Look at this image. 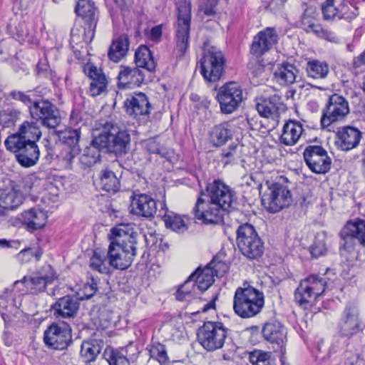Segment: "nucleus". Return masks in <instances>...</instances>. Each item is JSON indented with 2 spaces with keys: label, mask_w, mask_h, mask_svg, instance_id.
<instances>
[{
  "label": "nucleus",
  "mask_w": 365,
  "mask_h": 365,
  "mask_svg": "<svg viewBox=\"0 0 365 365\" xmlns=\"http://www.w3.org/2000/svg\"><path fill=\"white\" fill-rule=\"evenodd\" d=\"M104 356L109 365H130L129 359L119 350H106Z\"/></svg>",
  "instance_id": "8fccbe9b"
},
{
  "label": "nucleus",
  "mask_w": 365,
  "mask_h": 365,
  "mask_svg": "<svg viewBox=\"0 0 365 365\" xmlns=\"http://www.w3.org/2000/svg\"><path fill=\"white\" fill-rule=\"evenodd\" d=\"M5 145L8 150L16 153L17 161L24 168H31L38 161L40 150L34 140L21 142L16 137H8Z\"/></svg>",
  "instance_id": "f8f14e48"
},
{
  "label": "nucleus",
  "mask_w": 365,
  "mask_h": 365,
  "mask_svg": "<svg viewBox=\"0 0 365 365\" xmlns=\"http://www.w3.org/2000/svg\"><path fill=\"white\" fill-rule=\"evenodd\" d=\"M237 197L235 191L224 182L215 180L201 192L192 213L203 224H218L226 212L236 208Z\"/></svg>",
  "instance_id": "f257e3e1"
},
{
  "label": "nucleus",
  "mask_w": 365,
  "mask_h": 365,
  "mask_svg": "<svg viewBox=\"0 0 365 365\" xmlns=\"http://www.w3.org/2000/svg\"><path fill=\"white\" fill-rule=\"evenodd\" d=\"M214 281L211 274H200L198 268L180 286L175 293V298L181 302H190L206 291Z\"/></svg>",
  "instance_id": "9d476101"
},
{
  "label": "nucleus",
  "mask_w": 365,
  "mask_h": 365,
  "mask_svg": "<svg viewBox=\"0 0 365 365\" xmlns=\"http://www.w3.org/2000/svg\"><path fill=\"white\" fill-rule=\"evenodd\" d=\"M32 120L48 128L55 129L61 122L58 107L48 99L37 98L29 111Z\"/></svg>",
  "instance_id": "9b49d317"
},
{
  "label": "nucleus",
  "mask_w": 365,
  "mask_h": 365,
  "mask_svg": "<svg viewBox=\"0 0 365 365\" xmlns=\"http://www.w3.org/2000/svg\"><path fill=\"white\" fill-rule=\"evenodd\" d=\"M270 352L255 349L249 354V361L252 365H269Z\"/></svg>",
  "instance_id": "5fc2aeb1"
},
{
  "label": "nucleus",
  "mask_w": 365,
  "mask_h": 365,
  "mask_svg": "<svg viewBox=\"0 0 365 365\" xmlns=\"http://www.w3.org/2000/svg\"><path fill=\"white\" fill-rule=\"evenodd\" d=\"M178 19L175 24L176 48L182 56L189 48L191 22V3L190 0H178Z\"/></svg>",
  "instance_id": "1a4fd4ad"
},
{
  "label": "nucleus",
  "mask_w": 365,
  "mask_h": 365,
  "mask_svg": "<svg viewBox=\"0 0 365 365\" xmlns=\"http://www.w3.org/2000/svg\"><path fill=\"white\" fill-rule=\"evenodd\" d=\"M24 197L19 190L13 188L0 197V216H5L8 211L18 207L23 202Z\"/></svg>",
  "instance_id": "f704fd0d"
},
{
  "label": "nucleus",
  "mask_w": 365,
  "mask_h": 365,
  "mask_svg": "<svg viewBox=\"0 0 365 365\" xmlns=\"http://www.w3.org/2000/svg\"><path fill=\"white\" fill-rule=\"evenodd\" d=\"M146 149L150 153L160 155L163 157L165 156V153L160 148L158 143L155 140H150L146 144Z\"/></svg>",
  "instance_id": "69168bd1"
},
{
  "label": "nucleus",
  "mask_w": 365,
  "mask_h": 365,
  "mask_svg": "<svg viewBox=\"0 0 365 365\" xmlns=\"http://www.w3.org/2000/svg\"><path fill=\"white\" fill-rule=\"evenodd\" d=\"M237 244L241 253L247 259H258L264 253V242L251 224L245 223L238 227Z\"/></svg>",
  "instance_id": "0eeeda50"
},
{
  "label": "nucleus",
  "mask_w": 365,
  "mask_h": 365,
  "mask_svg": "<svg viewBox=\"0 0 365 365\" xmlns=\"http://www.w3.org/2000/svg\"><path fill=\"white\" fill-rule=\"evenodd\" d=\"M129 48V38L123 34L113 40L109 48L108 56L114 62L120 61L126 54Z\"/></svg>",
  "instance_id": "e433bc0d"
},
{
  "label": "nucleus",
  "mask_w": 365,
  "mask_h": 365,
  "mask_svg": "<svg viewBox=\"0 0 365 365\" xmlns=\"http://www.w3.org/2000/svg\"><path fill=\"white\" fill-rule=\"evenodd\" d=\"M332 0H327L322 6V11L324 20H332L335 17L339 19V16L347 7L346 5L337 4Z\"/></svg>",
  "instance_id": "49530a36"
},
{
  "label": "nucleus",
  "mask_w": 365,
  "mask_h": 365,
  "mask_svg": "<svg viewBox=\"0 0 365 365\" xmlns=\"http://www.w3.org/2000/svg\"><path fill=\"white\" fill-rule=\"evenodd\" d=\"M262 204L269 212L275 213L288 207L292 197L287 186L280 183H272L262 195Z\"/></svg>",
  "instance_id": "4468645a"
},
{
  "label": "nucleus",
  "mask_w": 365,
  "mask_h": 365,
  "mask_svg": "<svg viewBox=\"0 0 365 365\" xmlns=\"http://www.w3.org/2000/svg\"><path fill=\"white\" fill-rule=\"evenodd\" d=\"M219 0H200V9L207 16L215 14Z\"/></svg>",
  "instance_id": "680f3d73"
},
{
  "label": "nucleus",
  "mask_w": 365,
  "mask_h": 365,
  "mask_svg": "<svg viewBox=\"0 0 365 365\" xmlns=\"http://www.w3.org/2000/svg\"><path fill=\"white\" fill-rule=\"evenodd\" d=\"M130 135L128 130L121 128L113 122L106 123L103 130L96 137L94 143L109 153L121 158L130 149Z\"/></svg>",
  "instance_id": "7ed1b4c3"
},
{
  "label": "nucleus",
  "mask_w": 365,
  "mask_h": 365,
  "mask_svg": "<svg viewBox=\"0 0 365 365\" xmlns=\"http://www.w3.org/2000/svg\"><path fill=\"white\" fill-rule=\"evenodd\" d=\"M80 148H71L69 147H63L57 155L58 160L61 162L63 168H71L75 158L79 154Z\"/></svg>",
  "instance_id": "de8ad7c7"
},
{
  "label": "nucleus",
  "mask_w": 365,
  "mask_h": 365,
  "mask_svg": "<svg viewBox=\"0 0 365 365\" xmlns=\"http://www.w3.org/2000/svg\"><path fill=\"white\" fill-rule=\"evenodd\" d=\"M230 329L220 322L208 321L197 331V341L207 351L222 349L228 338Z\"/></svg>",
  "instance_id": "423d86ee"
},
{
  "label": "nucleus",
  "mask_w": 365,
  "mask_h": 365,
  "mask_svg": "<svg viewBox=\"0 0 365 365\" xmlns=\"http://www.w3.org/2000/svg\"><path fill=\"white\" fill-rule=\"evenodd\" d=\"M100 182L101 188L108 192H116L120 190V183L119 179L108 168L101 170Z\"/></svg>",
  "instance_id": "37998d69"
},
{
  "label": "nucleus",
  "mask_w": 365,
  "mask_h": 365,
  "mask_svg": "<svg viewBox=\"0 0 365 365\" xmlns=\"http://www.w3.org/2000/svg\"><path fill=\"white\" fill-rule=\"evenodd\" d=\"M288 0H264V7L272 12L279 11Z\"/></svg>",
  "instance_id": "0e129e2a"
},
{
  "label": "nucleus",
  "mask_w": 365,
  "mask_h": 365,
  "mask_svg": "<svg viewBox=\"0 0 365 365\" xmlns=\"http://www.w3.org/2000/svg\"><path fill=\"white\" fill-rule=\"evenodd\" d=\"M262 333L265 340L276 344L279 351L283 353L287 339L285 327L277 320L266 322L262 328Z\"/></svg>",
  "instance_id": "393cba45"
},
{
  "label": "nucleus",
  "mask_w": 365,
  "mask_h": 365,
  "mask_svg": "<svg viewBox=\"0 0 365 365\" xmlns=\"http://www.w3.org/2000/svg\"><path fill=\"white\" fill-rule=\"evenodd\" d=\"M237 145L232 144L222 152V160L225 164L230 163L237 155Z\"/></svg>",
  "instance_id": "e2e57ef3"
},
{
  "label": "nucleus",
  "mask_w": 365,
  "mask_h": 365,
  "mask_svg": "<svg viewBox=\"0 0 365 365\" xmlns=\"http://www.w3.org/2000/svg\"><path fill=\"white\" fill-rule=\"evenodd\" d=\"M315 11L313 8H307L304 11L301 22L303 29L307 33V29H312L317 24V21L314 16Z\"/></svg>",
  "instance_id": "bf43d9fd"
},
{
  "label": "nucleus",
  "mask_w": 365,
  "mask_h": 365,
  "mask_svg": "<svg viewBox=\"0 0 365 365\" xmlns=\"http://www.w3.org/2000/svg\"><path fill=\"white\" fill-rule=\"evenodd\" d=\"M202 56L199 61L200 73L207 82L220 80L225 71L226 59L222 51L205 41L202 47Z\"/></svg>",
  "instance_id": "39448f33"
},
{
  "label": "nucleus",
  "mask_w": 365,
  "mask_h": 365,
  "mask_svg": "<svg viewBox=\"0 0 365 365\" xmlns=\"http://www.w3.org/2000/svg\"><path fill=\"white\" fill-rule=\"evenodd\" d=\"M304 158L308 168L317 174H325L331 169V159L322 146H307L304 151Z\"/></svg>",
  "instance_id": "6ab92c4d"
},
{
  "label": "nucleus",
  "mask_w": 365,
  "mask_h": 365,
  "mask_svg": "<svg viewBox=\"0 0 365 365\" xmlns=\"http://www.w3.org/2000/svg\"><path fill=\"white\" fill-rule=\"evenodd\" d=\"M101 150H103V148L94 143L93 138L90 145L84 149L79 158L81 164L85 168H89L97 163L101 158Z\"/></svg>",
  "instance_id": "79ce46f5"
},
{
  "label": "nucleus",
  "mask_w": 365,
  "mask_h": 365,
  "mask_svg": "<svg viewBox=\"0 0 365 365\" xmlns=\"http://www.w3.org/2000/svg\"><path fill=\"white\" fill-rule=\"evenodd\" d=\"M22 222L30 232L41 229L46 222V213L38 208H31L21 214Z\"/></svg>",
  "instance_id": "2f4dec72"
},
{
  "label": "nucleus",
  "mask_w": 365,
  "mask_h": 365,
  "mask_svg": "<svg viewBox=\"0 0 365 365\" xmlns=\"http://www.w3.org/2000/svg\"><path fill=\"white\" fill-rule=\"evenodd\" d=\"M98 291L96 279L91 277L83 286L80 292L76 293V297L80 301L91 298Z\"/></svg>",
  "instance_id": "603ef678"
},
{
  "label": "nucleus",
  "mask_w": 365,
  "mask_h": 365,
  "mask_svg": "<svg viewBox=\"0 0 365 365\" xmlns=\"http://www.w3.org/2000/svg\"><path fill=\"white\" fill-rule=\"evenodd\" d=\"M108 258L106 259L103 253L95 251L90 259L89 266L94 271L100 273H107L109 270L106 264Z\"/></svg>",
  "instance_id": "09e8293b"
},
{
  "label": "nucleus",
  "mask_w": 365,
  "mask_h": 365,
  "mask_svg": "<svg viewBox=\"0 0 365 365\" xmlns=\"http://www.w3.org/2000/svg\"><path fill=\"white\" fill-rule=\"evenodd\" d=\"M339 235L343 241L340 246L341 255L352 252L355 250L356 242L365 246V220L356 218L348 221Z\"/></svg>",
  "instance_id": "ddd939ff"
},
{
  "label": "nucleus",
  "mask_w": 365,
  "mask_h": 365,
  "mask_svg": "<svg viewBox=\"0 0 365 365\" xmlns=\"http://www.w3.org/2000/svg\"><path fill=\"white\" fill-rule=\"evenodd\" d=\"M326 286L325 278L315 274L308 276L300 282L294 292L296 303L305 309L312 306L325 292Z\"/></svg>",
  "instance_id": "6e6552de"
},
{
  "label": "nucleus",
  "mask_w": 365,
  "mask_h": 365,
  "mask_svg": "<svg viewBox=\"0 0 365 365\" xmlns=\"http://www.w3.org/2000/svg\"><path fill=\"white\" fill-rule=\"evenodd\" d=\"M327 251L325 237L323 235H317L313 244L309 247V252L312 257L318 258L323 256Z\"/></svg>",
  "instance_id": "864d4df0"
},
{
  "label": "nucleus",
  "mask_w": 365,
  "mask_h": 365,
  "mask_svg": "<svg viewBox=\"0 0 365 365\" xmlns=\"http://www.w3.org/2000/svg\"><path fill=\"white\" fill-rule=\"evenodd\" d=\"M264 306L262 291L245 283L238 287L233 297V310L242 319H250L259 314Z\"/></svg>",
  "instance_id": "20e7f679"
},
{
  "label": "nucleus",
  "mask_w": 365,
  "mask_h": 365,
  "mask_svg": "<svg viewBox=\"0 0 365 365\" xmlns=\"http://www.w3.org/2000/svg\"><path fill=\"white\" fill-rule=\"evenodd\" d=\"M137 237L138 233L130 224H119L111 229L107 252L111 267L124 270L131 265L137 255Z\"/></svg>",
  "instance_id": "f03ea898"
},
{
  "label": "nucleus",
  "mask_w": 365,
  "mask_h": 365,
  "mask_svg": "<svg viewBox=\"0 0 365 365\" xmlns=\"http://www.w3.org/2000/svg\"><path fill=\"white\" fill-rule=\"evenodd\" d=\"M162 208L159 210L158 217L164 220L167 228L182 233L188 229V226L182 216L169 211L165 202L161 203Z\"/></svg>",
  "instance_id": "7c9ffc66"
},
{
  "label": "nucleus",
  "mask_w": 365,
  "mask_h": 365,
  "mask_svg": "<svg viewBox=\"0 0 365 365\" xmlns=\"http://www.w3.org/2000/svg\"><path fill=\"white\" fill-rule=\"evenodd\" d=\"M306 73L309 78L314 80L325 79L329 73V64L324 61L309 60L307 63Z\"/></svg>",
  "instance_id": "58836bf2"
},
{
  "label": "nucleus",
  "mask_w": 365,
  "mask_h": 365,
  "mask_svg": "<svg viewBox=\"0 0 365 365\" xmlns=\"http://www.w3.org/2000/svg\"><path fill=\"white\" fill-rule=\"evenodd\" d=\"M20 112L13 108H8L0 112V124L4 127L9 128L14 125L19 119Z\"/></svg>",
  "instance_id": "3c124183"
},
{
  "label": "nucleus",
  "mask_w": 365,
  "mask_h": 365,
  "mask_svg": "<svg viewBox=\"0 0 365 365\" xmlns=\"http://www.w3.org/2000/svg\"><path fill=\"white\" fill-rule=\"evenodd\" d=\"M103 345V341L97 339L83 342L81 349V356L83 361L85 363L94 361L101 353Z\"/></svg>",
  "instance_id": "ea45409f"
},
{
  "label": "nucleus",
  "mask_w": 365,
  "mask_h": 365,
  "mask_svg": "<svg viewBox=\"0 0 365 365\" xmlns=\"http://www.w3.org/2000/svg\"><path fill=\"white\" fill-rule=\"evenodd\" d=\"M135 66L138 68H142L153 72L155 70V63L150 50L145 46H141L135 51Z\"/></svg>",
  "instance_id": "a19ab883"
},
{
  "label": "nucleus",
  "mask_w": 365,
  "mask_h": 365,
  "mask_svg": "<svg viewBox=\"0 0 365 365\" xmlns=\"http://www.w3.org/2000/svg\"><path fill=\"white\" fill-rule=\"evenodd\" d=\"M145 80L143 71L138 67L120 66L118 75L120 88H133L140 86Z\"/></svg>",
  "instance_id": "a878e982"
},
{
  "label": "nucleus",
  "mask_w": 365,
  "mask_h": 365,
  "mask_svg": "<svg viewBox=\"0 0 365 365\" xmlns=\"http://www.w3.org/2000/svg\"><path fill=\"white\" fill-rule=\"evenodd\" d=\"M228 270V266L225 262L219 260L217 257L213 259L203 268H200V274H208L212 275V279L214 277H222Z\"/></svg>",
  "instance_id": "a18cd8bd"
},
{
  "label": "nucleus",
  "mask_w": 365,
  "mask_h": 365,
  "mask_svg": "<svg viewBox=\"0 0 365 365\" xmlns=\"http://www.w3.org/2000/svg\"><path fill=\"white\" fill-rule=\"evenodd\" d=\"M298 72L294 64L283 63L274 71V76L280 85L288 86L296 81Z\"/></svg>",
  "instance_id": "4c0bfd02"
},
{
  "label": "nucleus",
  "mask_w": 365,
  "mask_h": 365,
  "mask_svg": "<svg viewBox=\"0 0 365 365\" xmlns=\"http://www.w3.org/2000/svg\"><path fill=\"white\" fill-rule=\"evenodd\" d=\"M9 96L14 100L22 102L25 106L28 107L29 112L31 110V108L35 103V101L36 99H33L30 95L23 91L16 90L12 91L9 93Z\"/></svg>",
  "instance_id": "13d9d810"
},
{
  "label": "nucleus",
  "mask_w": 365,
  "mask_h": 365,
  "mask_svg": "<svg viewBox=\"0 0 365 365\" xmlns=\"http://www.w3.org/2000/svg\"><path fill=\"white\" fill-rule=\"evenodd\" d=\"M232 131L227 123H224L214 126L210 131L209 137L210 143L215 147H220L232 138Z\"/></svg>",
  "instance_id": "c9c22d12"
},
{
  "label": "nucleus",
  "mask_w": 365,
  "mask_h": 365,
  "mask_svg": "<svg viewBox=\"0 0 365 365\" xmlns=\"http://www.w3.org/2000/svg\"><path fill=\"white\" fill-rule=\"evenodd\" d=\"M336 144L343 151H348L356 148L361 138V133L352 126H345L336 133Z\"/></svg>",
  "instance_id": "c85d7f7f"
},
{
  "label": "nucleus",
  "mask_w": 365,
  "mask_h": 365,
  "mask_svg": "<svg viewBox=\"0 0 365 365\" xmlns=\"http://www.w3.org/2000/svg\"><path fill=\"white\" fill-rule=\"evenodd\" d=\"M278 38L274 27L265 28L254 37L250 47L251 53L257 57L264 55L277 43Z\"/></svg>",
  "instance_id": "4be33fe9"
},
{
  "label": "nucleus",
  "mask_w": 365,
  "mask_h": 365,
  "mask_svg": "<svg viewBox=\"0 0 365 365\" xmlns=\"http://www.w3.org/2000/svg\"><path fill=\"white\" fill-rule=\"evenodd\" d=\"M152 358L156 359L160 364L168 362V356L165 346L160 343L153 344L150 349Z\"/></svg>",
  "instance_id": "4d7b16f0"
},
{
  "label": "nucleus",
  "mask_w": 365,
  "mask_h": 365,
  "mask_svg": "<svg viewBox=\"0 0 365 365\" xmlns=\"http://www.w3.org/2000/svg\"><path fill=\"white\" fill-rule=\"evenodd\" d=\"M162 36V27L160 25L155 26L151 29L149 34V38L154 42L160 41Z\"/></svg>",
  "instance_id": "774afa93"
},
{
  "label": "nucleus",
  "mask_w": 365,
  "mask_h": 365,
  "mask_svg": "<svg viewBox=\"0 0 365 365\" xmlns=\"http://www.w3.org/2000/svg\"><path fill=\"white\" fill-rule=\"evenodd\" d=\"M255 108L261 117L271 120L272 128L278 125L280 113L286 110V106L278 95L257 98Z\"/></svg>",
  "instance_id": "aec40b11"
},
{
  "label": "nucleus",
  "mask_w": 365,
  "mask_h": 365,
  "mask_svg": "<svg viewBox=\"0 0 365 365\" xmlns=\"http://www.w3.org/2000/svg\"><path fill=\"white\" fill-rule=\"evenodd\" d=\"M75 11L83 21V38L86 44L91 43L94 38L98 16V11L93 2L90 0H79Z\"/></svg>",
  "instance_id": "f3484780"
},
{
  "label": "nucleus",
  "mask_w": 365,
  "mask_h": 365,
  "mask_svg": "<svg viewBox=\"0 0 365 365\" xmlns=\"http://www.w3.org/2000/svg\"><path fill=\"white\" fill-rule=\"evenodd\" d=\"M58 137L64 147L71 148H80L79 140L81 138L80 128H66L64 130L58 131Z\"/></svg>",
  "instance_id": "c03bdc74"
},
{
  "label": "nucleus",
  "mask_w": 365,
  "mask_h": 365,
  "mask_svg": "<svg viewBox=\"0 0 365 365\" xmlns=\"http://www.w3.org/2000/svg\"><path fill=\"white\" fill-rule=\"evenodd\" d=\"M83 71L91 79L89 92L92 96H97L102 93L106 88L107 79L101 69H99L92 63H87L83 67Z\"/></svg>",
  "instance_id": "c756f323"
},
{
  "label": "nucleus",
  "mask_w": 365,
  "mask_h": 365,
  "mask_svg": "<svg viewBox=\"0 0 365 365\" xmlns=\"http://www.w3.org/2000/svg\"><path fill=\"white\" fill-rule=\"evenodd\" d=\"M131 212L140 217L150 218L158 214L156 201L147 194H138L132 197Z\"/></svg>",
  "instance_id": "b1692460"
},
{
  "label": "nucleus",
  "mask_w": 365,
  "mask_h": 365,
  "mask_svg": "<svg viewBox=\"0 0 365 365\" xmlns=\"http://www.w3.org/2000/svg\"><path fill=\"white\" fill-rule=\"evenodd\" d=\"M344 365H357L359 357L356 354L351 350H345L344 351Z\"/></svg>",
  "instance_id": "338daca9"
},
{
  "label": "nucleus",
  "mask_w": 365,
  "mask_h": 365,
  "mask_svg": "<svg viewBox=\"0 0 365 365\" xmlns=\"http://www.w3.org/2000/svg\"><path fill=\"white\" fill-rule=\"evenodd\" d=\"M43 341L48 348L63 350L72 341L71 329L67 325L53 323L44 331Z\"/></svg>",
  "instance_id": "412c9836"
},
{
  "label": "nucleus",
  "mask_w": 365,
  "mask_h": 365,
  "mask_svg": "<svg viewBox=\"0 0 365 365\" xmlns=\"http://www.w3.org/2000/svg\"><path fill=\"white\" fill-rule=\"evenodd\" d=\"M349 113L346 99L337 93L330 96L322 110L320 119L322 128H327L332 123L343 120Z\"/></svg>",
  "instance_id": "2eb2a0df"
},
{
  "label": "nucleus",
  "mask_w": 365,
  "mask_h": 365,
  "mask_svg": "<svg viewBox=\"0 0 365 365\" xmlns=\"http://www.w3.org/2000/svg\"><path fill=\"white\" fill-rule=\"evenodd\" d=\"M79 299L74 296L66 295L58 299L51 307L57 318H74L79 309Z\"/></svg>",
  "instance_id": "bb28decb"
},
{
  "label": "nucleus",
  "mask_w": 365,
  "mask_h": 365,
  "mask_svg": "<svg viewBox=\"0 0 365 365\" xmlns=\"http://www.w3.org/2000/svg\"><path fill=\"white\" fill-rule=\"evenodd\" d=\"M126 113L134 118L147 116L150 114V104L145 93H137L124 101Z\"/></svg>",
  "instance_id": "cd10ccee"
},
{
  "label": "nucleus",
  "mask_w": 365,
  "mask_h": 365,
  "mask_svg": "<svg viewBox=\"0 0 365 365\" xmlns=\"http://www.w3.org/2000/svg\"><path fill=\"white\" fill-rule=\"evenodd\" d=\"M360 320L357 305L354 302L346 304L340 322V331L343 336H351L360 330Z\"/></svg>",
  "instance_id": "5701e85b"
},
{
  "label": "nucleus",
  "mask_w": 365,
  "mask_h": 365,
  "mask_svg": "<svg viewBox=\"0 0 365 365\" xmlns=\"http://www.w3.org/2000/svg\"><path fill=\"white\" fill-rule=\"evenodd\" d=\"M56 278L55 272L50 265H46L41 270L24 277L21 280L16 281L14 286L23 284L26 292L31 294H37L43 292L47 284H51Z\"/></svg>",
  "instance_id": "a211bd4d"
},
{
  "label": "nucleus",
  "mask_w": 365,
  "mask_h": 365,
  "mask_svg": "<svg viewBox=\"0 0 365 365\" xmlns=\"http://www.w3.org/2000/svg\"><path fill=\"white\" fill-rule=\"evenodd\" d=\"M217 100L222 113H232L240 106L243 101V91L241 86L234 81L225 83L217 91Z\"/></svg>",
  "instance_id": "dca6fc26"
},
{
  "label": "nucleus",
  "mask_w": 365,
  "mask_h": 365,
  "mask_svg": "<svg viewBox=\"0 0 365 365\" xmlns=\"http://www.w3.org/2000/svg\"><path fill=\"white\" fill-rule=\"evenodd\" d=\"M307 33H313L317 37L326 39L331 42L338 41V38L334 32L323 28L322 26L318 23L315 24L312 29H307Z\"/></svg>",
  "instance_id": "6e6d98bb"
},
{
  "label": "nucleus",
  "mask_w": 365,
  "mask_h": 365,
  "mask_svg": "<svg viewBox=\"0 0 365 365\" xmlns=\"http://www.w3.org/2000/svg\"><path fill=\"white\" fill-rule=\"evenodd\" d=\"M38 122L32 120L31 121H25L19 127L16 133L9 137H16L20 141L24 142H37L41 137L42 133L38 125Z\"/></svg>",
  "instance_id": "72a5a7b5"
},
{
  "label": "nucleus",
  "mask_w": 365,
  "mask_h": 365,
  "mask_svg": "<svg viewBox=\"0 0 365 365\" xmlns=\"http://www.w3.org/2000/svg\"><path fill=\"white\" fill-rule=\"evenodd\" d=\"M304 131L302 124L297 120H289L283 126L280 135L281 143L291 146L299 140Z\"/></svg>",
  "instance_id": "473e14b6"
},
{
  "label": "nucleus",
  "mask_w": 365,
  "mask_h": 365,
  "mask_svg": "<svg viewBox=\"0 0 365 365\" xmlns=\"http://www.w3.org/2000/svg\"><path fill=\"white\" fill-rule=\"evenodd\" d=\"M37 182L38 180L33 175H29L24 178L22 185L20 186L21 189H19L22 195H30L36 187V182Z\"/></svg>",
  "instance_id": "052dcab7"
}]
</instances>
